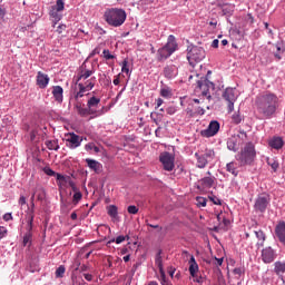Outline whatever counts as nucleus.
Segmentation results:
<instances>
[{"label": "nucleus", "instance_id": "41", "mask_svg": "<svg viewBox=\"0 0 285 285\" xmlns=\"http://www.w3.org/2000/svg\"><path fill=\"white\" fill-rule=\"evenodd\" d=\"M203 157L207 160V163L213 161V159H215V150L206 149Z\"/></svg>", "mask_w": 285, "mask_h": 285}, {"label": "nucleus", "instance_id": "5", "mask_svg": "<svg viewBox=\"0 0 285 285\" xmlns=\"http://www.w3.org/2000/svg\"><path fill=\"white\" fill-rule=\"evenodd\" d=\"M209 75H213V71L208 70L205 77H200V79L197 80L198 90H202L203 97H207L208 100L213 99V96H210V90H215L214 82L208 80Z\"/></svg>", "mask_w": 285, "mask_h": 285}, {"label": "nucleus", "instance_id": "37", "mask_svg": "<svg viewBox=\"0 0 285 285\" xmlns=\"http://www.w3.org/2000/svg\"><path fill=\"white\" fill-rule=\"evenodd\" d=\"M155 264L158 267L159 272L164 271V259L161 258V249L158 250L155 257Z\"/></svg>", "mask_w": 285, "mask_h": 285}, {"label": "nucleus", "instance_id": "12", "mask_svg": "<svg viewBox=\"0 0 285 285\" xmlns=\"http://www.w3.org/2000/svg\"><path fill=\"white\" fill-rule=\"evenodd\" d=\"M68 148H71V150H75V148H79L81 146V137L75 132H69V137L66 139Z\"/></svg>", "mask_w": 285, "mask_h": 285}, {"label": "nucleus", "instance_id": "15", "mask_svg": "<svg viewBox=\"0 0 285 285\" xmlns=\"http://www.w3.org/2000/svg\"><path fill=\"white\" fill-rule=\"evenodd\" d=\"M92 75H95V67H91V69H87L86 65H82L80 67V71L78 73V79L77 81H81V79L86 80L89 77H92Z\"/></svg>", "mask_w": 285, "mask_h": 285}, {"label": "nucleus", "instance_id": "40", "mask_svg": "<svg viewBox=\"0 0 285 285\" xmlns=\"http://www.w3.org/2000/svg\"><path fill=\"white\" fill-rule=\"evenodd\" d=\"M45 144L48 150H59V141L57 140H47Z\"/></svg>", "mask_w": 285, "mask_h": 285}, {"label": "nucleus", "instance_id": "51", "mask_svg": "<svg viewBox=\"0 0 285 285\" xmlns=\"http://www.w3.org/2000/svg\"><path fill=\"white\" fill-rule=\"evenodd\" d=\"M127 212L129 213V215H137V213H139V207L130 205L127 207Z\"/></svg>", "mask_w": 285, "mask_h": 285}, {"label": "nucleus", "instance_id": "25", "mask_svg": "<svg viewBox=\"0 0 285 285\" xmlns=\"http://www.w3.org/2000/svg\"><path fill=\"white\" fill-rule=\"evenodd\" d=\"M189 264V275L195 277L197 271H199V265L197 264V261H195V256H190Z\"/></svg>", "mask_w": 285, "mask_h": 285}, {"label": "nucleus", "instance_id": "20", "mask_svg": "<svg viewBox=\"0 0 285 285\" xmlns=\"http://www.w3.org/2000/svg\"><path fill=\"white\" fill-rule=\"evenodd\" d=\"M168 51L171 52V55L174 52H176L177 50V39L175 38V36L170 35L168 36L167 38V42L166 45L164 46Z\"/></svg>", "mask_w": 285, "mask_h": 285}, {"label": "nucleus", "instance_id": "10", "mask_svg": "<svg viewBox=\"0 0 285 285\" xmlns=\"http://www.w3.org/2000/svg\"><path fill=\"white\" fill-rule=\"evenodd\" d=\"M219 121L217 120H212L207 127V129H204L200 131L202 137L210 138L215 137L219 132Z\"/></svg>", "mask_w": 285, "mask_h": 285}, {"label": "nucleus", "instance_id": "44", "mask_svg": "<svg viewBox=\"0 0 285 285\" xmlns=\"http://www.w3.org/2000/svg\"><path fill=\"white\" fill-rule=\"evenodd\" d=\"M26 222H27V224H35V212H33V209L27 212Z\"/></svg>", "mask_w": 285, "mask_h": 285}, {"label": "nucleus", "instance_id": "42", "mask_svg": "<svg viewBox=\"0 0 285 285\" xmlns=\"http://www.w3.org/2000/svg\"><path fill=\"white\" fill-rule=\"evenodd\" d=\"M267 164H268V166H271V168L274 173H277V169L279 168V161H277V158L268 159Z\"/></svg>", "mask_w": 285, "mask_h": 285}, {"label": "nucleus", "instance_id": "13", "mask_svg": "<svg viewBox=\"0 0 285 285\" xmlns=\"http://www.w3.org/2000/svg\"><path fill=\"white\" fill-rule=\"evenodd\" d=\"M275 235L283 246H285V222L279 220L275 226Z\"/></svg>", "mask_w": 285, "mask_h": 285}, {"label": "nucleus", "instance_id": "45", "mask_svg": "<svg viewBox=\"0 0 285 285\" xmlns=\"http://www.w3.org/2000/svg\"><path fill=\"white\" fill-rule=\"evenodd\" d=\"M196 202H197V206L199 208H206V204H207V199L202 197V196H197L196 197Z\"/></svg>", "mask_w": 285, "mask_h": 285}, {"label": "nucleus", "instance_id": "17", "mask_svg": "<svg viewBox=\"0 0 285 285\" xmlns=\"http://www.w3.org/2000/svg\"><path fill=\"white\" fill-rule=\"evenodd\" d=\"M268 146L274 150H282L284 148V139L279 136H274L269 141Z\"/></svg>", "mask_w": 285, "mask_h": 285}, {"label": "nucleus", "instance_id": "50", "mask_svg": "<svg viewBox=\"0 0 285 285\" xmlns=\"http://www.w3.org/2000/svg\"><path fill=\"white\" fill-rule=\"evenodd\" d=\"M209 202H212L215 206H222V199H219L217 196L212 195L208 196Z\"/></svg>", "mask_w": 285, "mask_h": 285}, {"label": "nucleus", "instance_id": "36", "mask_svg": "<svg viewBox=\"0 0 285 285\" xmlns=\"http://www.w3.org/2000/svg\"><path fill=\"white\" fill-rule=\"evenodd\" d=\"M33 195H36L38 202H43L46 199V189L43 187H37Z\"/></svg>", "mask_w": 285, "mask_h": 285}, {"label": "nucleus", "instance_id": "9", "mask_svg": "<svg viewBox=\"0 0 285 285\" xmlns=\"http://www.w3.org/2000/svg\"><path fill=\"white\" fill-rule=\"evenodd\" d=\"M100 104L101 98H97L95 96L89 98L87 101V108H89L91 115H94L95 117H101V115H104V107H101V109H98Z\"/></svg>", "mask_w": 285, "mask_h": 285}, {"label": "nucleus", "instance_id": "54", "mask_svg": "<svg viewBox=\"0 0 285 285\" xmlns=\"http://www.w3.org/2000/svg\"><path fill=\"white\" fill-rule=\"evenodd\" d=\"M43 173H45V175H48L49 177H55L57 175V173L55 170H52V168H50V167H45Z\"/></svg>", "mask_w": 285, "mask_h": 285}, {"label": "nucleus", "instance_id": "24", "mask_svg": "<svg viewBox=\"0 0 285 285\" xmlns=\"http://www.w3.org/2000/svg\"><path fill=\"white\" fill-rule=\"evenodd\" d=\"M274 48L276 49V51H274L275 59H277L278 61L282 60V53L285 52L284 42H277L276 45H274Z\"/></svg>", "mask_w": 285, "mask_h": 285}, {"label": "nucleus", "instance_id": "31", "mask_svg": "<svg viewBox=\"0 0 285 285\" xmlns=\"http://www.w3.org/2000/svg\"><path fill=\"white\" fill-rule=\"evenodd\" d=\"M195 157L197 159V168H206V166H208V160L202 155H199V153L195 154Z\"/></svg>", "mask_w": 285, "mask_h": 285}, {"label": "nucleus", "instance_id": "46", "mask_svg": "<svg viewBox=\"0 0 285 285\" xmlns=\"http://www.w3.org/2000/svg\"><path fill=\"white\" fill-rule=\"evenodd\" d=\"M50 17H52V19H55L56 23L61 21V14H59V11H57V9H52L50 11Z\"/></svg>", "mask_w": 285, "mask_h": 285}, {"label": "nucleus", "instance_id": "62", "mask_svg": "<svg viewBox=\"0 0 285 285\" xmlns=\"http://www.w3.org/2000/svg\"><path fill=\"white\" fill-rule=\"evenodd\" d=\"M100 52H101V48L96 47V48L91 51V53H90L89 57H95V55H100Z\"/></svg>", "mask_w": 285, "mask_h": 285}, {"label": "nucleus", "instance_id": "22", "mask_svg": "<svg viewBox=\"0 0 285 285\" xmlns=\"http://www.w3.org/2000/svg\"><path fill=\"white\" fill-rule=\"evenodd\" d=\"M86 164H87L88 168H90V170H95L97 174H99L101 171V163H99L95 159L87 158Z\"/></svg>", "mask_w": 285, "mask_h": 285}, {"label": "nucleus", "instance_id": "53", "mask_svg": "<svg viewBox=\"0 0 285 285\" xmlns=\"http://www.w3.org/2000/svg\"><path fill=\"white\" fill-rule=\"evenodd\" d=\"M159 273H160V284L168 285V279L166 278V272L163 269Z\"/></svg>", "mask_w": 285, "mask_h": 285}, {"label": "nucleus", "instance_id": "14", "mask_svg": "<svg viewBox=\"0 0 285 285\" xmlns=\"http://www.w3.org/2000/svg\"><path fill=\"white\" fill-rule=\"evenodd\" d=\"M49 83H50V77H48L47 73L38 71L37 86H39V88H41L43 90V89L48 88Z\"/></svg>", "mask_w": 285, "mask_h": 285}, {"label": "nucleus", "instance_id": "11", "mask_svg": "<svg viewBox=\"0 0 285 285\" xmlns=\"http://www.w3.org/2000/svg\"><path fill=\"white\" fill-rule=\"evenodd\" d=\"M261 257L264 264H273V262L277 259V253L275 249H273V247L268 246L262 249Z\"/></svg>", "mask_w": 285, "mask_h": 285}, {"label": "nucleus", "instance_id": "63", "mask_svg": "<svg viewBox=\"0 0 285 285\" xmlns=\"http://www.w3.org/2000/svg\"><path fill=\"white\" fill-rule=\"evenodd\" d=\"M57 181H66V176L61 175V174H57L55 175Z\"/></svg>", "mask_w": 285, "mask_h": 285}, {"label": "nucleus", "instance_id": "64", "mask_svg": "<svg viewBox=\"0 0 285 285\" xmlns=\"http://www.w3.org/2000/svg\"><path fill=\"white\" fill-rule=\"evenodd\" d=\"M167 115H175V112H177V109H175V107H168L166 109Z\"/></svg>", "mask_w": 285, "mask_h": 285}, {"label": "nucleus", "instance_id": "49", "mask_svg": "<svg viewBox=\"0 0 285 285\" xmlns=\"http://www.w3.org/2000/svg\"><path fill=\"white\" fill-rule=\"evenodd\" d=\"M65 274H66V266L60 265V266L56 269V277H63Z\"/></svg>", "mask_w": 285, "mask_h": 285}, {"label": "nucleus", "instance_id": "34", "mask_svg": "<svg viewBox=\"0 0 285 285\" xmlns=\"http://www.w3.org/2000/svg\"><path fill=\"white\" fill-rule=\"evenodd\" d=\"M222 12L224 17H233V12H235V4L227 3L223 7Z\"/></svg>", "mask_w": 285, "mask_h": 285}, {"label": "nucleus", "instance_id": "52", "mask_svg": "<svg viewBox=\"0 0 285 285\" xmlns=\"http://www.w3.org/2000/svg\"><path fill=\"white\" fill-rule=\"evenodd\" d=\"M121 72H126V75H130V69L128 68V59L122 61Z\"/></svg>", "mask_w": 285, "mask_h": 285}, {"label": "nucleus", "instance_id": "23", "mask_svg": "<svg viewBox=\"0 0 285 285\" xmlns=\"http://www.w3.org/2000/svg\"><path fill=\"white\" fill-rule=\"evenodd\" d=\"M254 233L256 235V238L258 239V242L256 243V248L264 247V243L266 242V234L264 233V230L259 229L255 230Z\"/></svg>", "mask_w": 285, "mask_h": 285}, {"label": "nucleus", "instance_id": "38", "mask_svg": "<svg viewBox=\"0 0 285 285\" xmlns=\"http://www.w3.org/2000/svg\"><path fill=\"white\" fill-rule=\"evenodd\" d=\"M244 121V116L239 111H236L232 115V122L235 124L236 126H239Z\"/></svg>", "mask_w": 285, "mask_h": 285}, {"label": "nucleus", "instance_id": "19", "mask_svg": "<svg viewBox=\"0 0 285 285\" xmlns=\"http://www.w3.org/2000/svg\"><path fill=\"white\" fill-rule=\"evenodd\" d=\"M215 176H207L199 180L200 186L197 188H213L215 186Z\"/></svg>", "mask_w": 285, "mask_h": 285}, {"label": "nucleus", "instance_id": "8", "mask_svg": "<svg viewBox=\"0 0 285 285\" xmlns=\"http://www.w3.org/2000/svg\"><path fill=\"white\" fill-rule=\"evenodd\" d=\"M223 98L227 100L228 112L235 110V102L237 101V89L236 88H226L223 92Z\"/></svg>", "mask_w": 285, "mask_h": 285}, {"label": "nucleus", "instance_id": "35", "mask_svg": "<svg viewBox=\"0 0 285 285\" xmlns=\"http://www.w3.org/2000/svg\"><path fill=\"white\" fill-rule=\"evenodd\" d=\"M79 87V91L75 94V99L77 100V104H79V99H81V97H85L86 91L88 89H86V86L83 83H78Z\"/></svg>", "mask_w": 285, "mask_h": 285}, {"label": "nucleus", "instance_id": "59", "mask_svg": "<svg viewBox=\"0 0 285 285\" xmlns=\"http://www.w3.org/2000/svg\"><path fill=\"white\" fill-rule=\"evenodd\" d=\"M4 222H12V213H7L2 216Z\"/></svg>", "mask_w": 285, "mask_h": 285}, {"label": "nucleus", "instance_id": "21", "mask_svg": "<svg viewBox=\"0 0 285 285\" xmlns=\"http://www.w3.org/2000/svg\"><path fill=\"white\" fill-rule=\"evenodd\" d=\"M170 56H173V52H170L167 48L161 47L157 51V60L158 61H166Z\"/></svg>", "mask_w": 285, "mask_h": 285}, {"label": "nucleus", "instance_id": "60", "mask_svg": "<svg viewBox=\"0 0 285 285\" xmlns=\"http://www.w3.org/2000/svg\"><path fill=\"white\" fill-rule=\"evenodd\" d=\"M78 266H80V273H86V271H90V266L88 265H81V263H78Z\"/></svg>", "mask_w": 285, "mask_h": 285}, {"label": "nucleus", "instance_id": "27", "mask_svg": "<svg viewBox=\"0 0 285 285\" xmlns=\"http://www.w3.org/2000/svg\"><path fill=\"white\" fill-rule=\"evenodd\" d=\"M274 273L278 275V277H282L285 273V262H275L274 263Z\"/></svg>", "mask_w": 285, "mask_h": 285}, {"label": "nucleus", "instance_id": "29", "mask_svg": "<svg viewBox=\"0 0 285 285\" xmlns=\"http://www.w3.org/2000/svg\"><path fill=\"white\" fill-rule=\"evenodd\" d=\"M227 148L232 150V153H237L239 150V146L237 145V138L232 137L227 139Z\"/></svg>", "mask_w": 285, "mask_h": 285}, {"label": "nucleus", "instance_id": "43", "mask_svg": "<svg viewBox=\"0 0 285 285\" xmlns=\"http://www.w3.org/2000/svg\"><path fill=\"white\" fill-rule=\"evenodd\" d=\"M65 6L66 2H63V0H57L56 6L52 7V10H57V12H62Z\"/></svg>", "mask_w": 285, "mask_h": 285}, {"label": "nucleus", "instance_id": "61", "mask_svg": "<svg viewBox=\"0 0 285 285\" xmlns=\"http://www.w3.org/2000/svg\"><path fill=\"white\" fill-rule=\"evenodd\" d=\"M233 273H234V275H239V276H242V274L244 273V268H242V267H236V268H234Z\"/></svg>", "mask_w": 285, "mask_h": 285}, {"label": "nucleus", "instance_id": "33", "mask_svg": "<svg viewBox=\"0 0 285 285\" xmlns=\"http://www.w3.org/2000/svg\"><path fill=\"white\" fill-rule=\"evenodd\" d=\"M126 239H127V242L130 239V236L129 235H126V236H124V235H120V236H117L116 238H111L109 242H107V246H110V244H115V242L117 243V244H124V242H126Z\"/></svg>", "mask_w": 285, "mask_h": 285}, {"label": "nucleus", "instance_id": "47", "mask_svg": "<svg viewBox=\"0 0 285 285\" xmlns=\"http://www.w3.org/2000/svg\"><path fill=\"white\" fill-rule=\"evenodd\" d=\"M82 198H83V194H81V191H79V190L75 191L73 197H72V203L75 205H77L79 203V200Z\"/></svg>", "mask_w": 285, "mask_h": 285}, {"label": "nucleus", "instance_id": "3", "mask_svg": "<svg viewBox=\"0 0 285 285\" xmlns=\"http://www.w3.org/2000/svg\"><path fill=\"white\" fill-rule=\"evenodd\" d=\"M128 14L126 10L119 8H110L107 9L104 13V19L108 23V26H112V28H119L126 23Z\"/></svg>", "mask_w": 285, "mask_h": 285}, {"label": "nucleus", "instance_id": "57", "mask_svg": "<svg viewBox=\"0 0 285 285\" xmlns=\"http://www.w3.org/2000/svg\"><path fill=\"white\" fill-rule=\"evenodd\" d=\"M6 14H7L6 8L0 7V24L3 23V20L6 19Z\"/></svg>", "mask_w": 285, "mask_h": 285}, {"label": "nucleus", "instance_id": "48", "mask_svg": "<svg viewBox=\"0 0 285 285\" xmlns=\"http://www.w3.org/2000/svg\"><path fill=\"white\" fill-rule=\"evenodd\" d=\"M160 95L165 97V99H168L173 96V91H170L169 88H163L160 89Z\"/></svg>", "mask_w": 285, "mask_h": 285}, {"label": "nucleus", "instance_id": "16", "mask_svg": "<svg viewBox=\"0 0 285 285\" xmlns=\"http://www.w3.org/2000/svg\"><path fill=\"white\" fill-rule=\"evenodd\" d=\"M51 95L57 104H63V87L53 86Z\"/></svg>", "mask_w": 285, "mask_h": 285}, {"label": "nucleus", "instance_id": "30", "mask_svg": "<svg viewBox=\"0 0 285 285\" xmlns=\"http://www.w3.org/2000/svg\"><path fill=\"white\" fill-rule=\"evenodd\" d=\"M107 214L109 217L112 219H118L119 218V209L117 208L116 205H110L107 207Z\"/></svg>", "mask_w": 285, "mask_h": 285}, {"label": "nucleus", "instance_id": "26", "mask_svg": "<svg viewBox=\"0 0 285 285\" xmlns=\"http://www.w3.org/2000/svg\"><path fill=\"white\" fill-rule=\"evenodd\" d=\"M164 108L159 109V112H151L150 114V119L151 121H154V124H156V126H159V124H161V120L164 119Z\"/></svg>", "mask_w": 285, "mask_h": 285}, {"label": "nucleus", "instance_id": "1", "mask_svg": "<svg viewBox=\"0 0 285 285\" xmlns=\"http://www.w3.org/2000/svg\"><path fill=\"white\" fill-rule=\"evenodd\" d=\"M255 106L263 119H273L279 110V97L271 91L263 92L256 97Z\"/></svg>", "mask_w": 285, "mask_h": 285}, {"label": "nucleus", "instance_id": "58", "mask_svg": "<svg viewBox=\"0 0 285 285\" xmlns=\"http://www.w3.org/2000/svg\"><path fill=\"white\" fill-rule=\"evenodd\" d=\"M85 88L86 90H92L95 88V82H92V80H87Z\"/></svg>", "mask_w": 285, "mask_h": 285}, {"label": "nucleus", "instance_id": "4", "mask_svg": "<svg viewBox=\"0 0 285 285\" xmlns=\"http://www.w3.org/2000/svg\"><path fill=\"white\" fill-rule=\"evenodd\" d=\"M187 50V60L191 68H195L197 63H200V61H204V59H206V50H204V47L191 46L188 47Z\"/></svg>", "mask_w": 285, "mask_h": 285}, {"label": "nucleus", "instance_id": "18", "mask_svg": "<svg viewBox=\"0 0 285 285\" xmlns=\"http://www.w3.org/2000/svg\"><path fill=\"white\" fill-rule=\"evenodd\" d=\"M176 75H178L177 66L167 65L164 68V76L166 77V79H175Z\"/></svg>", "mask_w": 285, "mask_h": 285}, {"label": "nucleus", "instance_id": "2", "mask_svg": "<svg viewBox=\"0 0 285 285\" xmlns=\"http://www.w3.org/2000/svg\"><path fill=\"white\" fill-rule=\"evenodd\" d=\"M235 159L240 164V166H253V164H255V159H257L255 144H253V141L246 142L240 151L235 156Z\"/></svg>", "mask_w": 285, "mask_h": 285}, {"label": "nucleus", "instance_id": "56", "mask_svg": "<svg viewBox=\"0 0 285 285\" xmlns=\"http://www.w3.org/2000/svg\"><path fill=\"white\" fill-rule=\"evenodd\" d=\"M8 237V228L0 226V239Z\"/></svg>", "mask_w": 285, "mask_h": 285}, {"label": "nucleus", "instance_id": "55", "mask_svg": "<svg viewBox=\"0 0 285 285\" xmlns=\"http://www.w3.org/2000/svg\"><path fill=\"white\" fill-rule=\"evenodd\" d=\"M102 55H104L105 59H107V60L115 59V56L112 53H110V50H108V49H105L102 51Z\"/></svg>", "mask_w": 285, "mask_h": 285}, {"label": "nucleus", "instance_id": "32", "mask_svg": "<svg viewBox=\"0 0 285 285\" xmlns=\"http://www.w3.org/2000/svg\"><path fill=\"white\" fill-rule=\"evenodd\" d=\"M22 246L23 248H30V246H32V233H24L22 237Z\"/></svg>", "mask_w": 285, "mask_h": 285}, {"label": "nucleus", "instance_id": "7", "mask_svg": "<svg viewBox=\"0 0 285 285\" xmlns=\"http://www.w3.org/2000/svg\"><path fill=\"white\" fill-rule=\"evenodd\" d=\"M159 161L163 165L164 170L173 173L175 170V156L168 151H164L159 156Z\"/></svg>", "mask_w": 285, "mask_h": 285}, {"label": "nucleus", "instance_id": "28", "mask_svg": "<svg viewBox=\"0 0 285 285\" xmlns=\"http://www.w3.org/2000/svg\"><path fill=\"white\" fill-rule=\"evenodd\" d=\"M76 110L80 117H88L89 115H92V112H90V109L88 107L82 108L81 102L79 101L76 104Z\"/></svg>", "mask_w": 285, "mask_h": 285}, {"label": "nucleus", "instance_id": "39", "mask_svg": "<svg viewBox=\"0 0 285 285\" xmlns=\"http://www.w3.org/2000/svg\"><path fill=\"white\" fill-rule=\"evenodd\" d=\"M226 170L227 173H230L232 175H234V177H237L238 173H237V167L235 166V161H230L226 165Z\"/></svg>", "mask_w": 285, "mask_h": 285}, {"label": "nucleus", "instance_id": "6", "mask_svg": "<svg viewBox=\"0 0 285 285\" xmlns=\"http://www.w3.org/2000/svg\"><path fill=\"white\" fill-rule=\"evenodd\" d=\"M268 206H271V195L266 193L259 194L254 203L255 213H266Z\"/></svg>", "mask_w": 285, "mask_h": 285}]
</instances>
